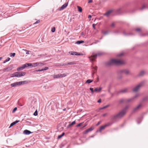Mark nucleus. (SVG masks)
Segmentation results:
<instances>
[{"label":"nucleus","instance_id":"nucleus-1","mask_svg":"<svg viewBox=\"0 0 148 148\" xmlns=\"http://www.w3.org/2000/svg\"><path fill=\"white\" fill-rule=\"evenodd\" d=\"M129 108V106H125V107L118 114L112 116L111 119L112 120L115 121L117 119L121 118L123 117Z\"/></svg>","mask_w":148,"mask_h":148},{"label":"nucleus","instance_id":"nucleus-2","mask_svg":"<svg viewBox=\"0 0 148 148\" xmlns=\"http://www.w3.org/2000/svg\"><path fill=\"white\" fill-rule=\"evenodd\" d=\"M123 64V62L121 60L113 59L106 63L107 66H110L112 64L121 65Z\"/></svg>","mask_w":148,"mask_h":148},{"label":"nucleus","instance_id":"nucleus-3","mask_svg":"<svg viewBox=\"0 0 148 148\" xmlns=\"http://www.w3.org/2000/svg\"><path fill=\"white\" fill-rule=\"evenodd\" d=\"M31 66H32L33 67L37 66V62L33 63L32 64L31 63H28L24 64L23 65L17 68V71L22 70L27 67Z\"/></svg>","mask_w":148,"mask_h":148},{"label":"nucleus","instance_id":"nucleus-4","mask_svg":"<svg viewBox=\"0 0 148 148\" xmlns=\"http://www.w3.org/2000/svg\"><path fill=\"white\" fill-rule=\"evenodd\" d=\"M104 53L102 52H98L95 54H93L91 56L88 57L90 60L91 61H94L97 58V56H100L103 54Z\"/></svg>","mask_w":148,"mask_h":148},{"label":"nucleus","instance_id":"nucleus-5","mask_svg":"<svg viewBox=\"0 0 148 148\" xmlns=\"http://www.w3.org/2000/svg\"><path fill=\"white\" fill-rule=\"evenodd\" d=\"M25 74L26 73L25 72H17L13 73L12 74V76H11V77H20L21 76H24Z\"/></svg>","mask_w":148,"mask_h":148},{"label":"nucleus","instance_id":"nucleus-6","mask_svg":"<svg viewBox=\"0 0 148 148\" xmlns=\"http://www.w3.org/2000/svg\"><path fill=\"white\" fill-rule=\"evenodd\" d=\"M118 74H125L129 75L130 74L129 70L127 69H123L119 70L118 71Z\"/></svg>","mask_w":148,"mask_h":148},{"label":"nucleus","instance_id":"nucleus-7","mask_svg":"<svg viewBox=\"0 0 148 148\" xmlns=\"http://www.w3.org/2000/svg\"><path fill=\"white\" fill-rule=\"evenodd\" d=\"M138 96V94H136L135 96L130 99L125 100L123 99H121L119 100V102L120 103H122L125 101L127 102L131 101H132L134 99L137 97Z\"/></svg>","mask_w":148,"mask_h":148},{"label":"nucleus","instance_id":"nucleus-8","mask_svg":"<svg viewBox=\"0 0 148 148\" xmlns=\"http://www.w3.org/2000/svg\"><path fill=\"white\" fill-rule=\"evenodd\" d=\"M144 83V82L143 81L141 82L133 89V91L135 92L137 91L139 89V88L143 86Z\"/></svg>","mask_w":148,"mask_h":148},{"label":"nucleus","instance_id":"nucleus-9","mask_svg":"<svg viewBox=\"0 0 148 148\" xmlns=\"http://www.w3.org/2000/svg\"><path fill=\"white\" fill-rule=\"evenodd\" d=\"M66 74L64 73L63 74H58L56 75H53V77L54 78H59L65 77Z\"/></svg>","mask_w":148,"mask_h":148},{"label":"nucleus","instance_id":"nucleus-10","mask_svg":"<svg viewBox=\"0 0 148 148\" xmlns=\"http://www.w3.org/2000/svg\"><path fill=\"white\" fill-rule=\"evenodd\" d=\"M13 68V66L12 65H10L8 67L3 69L2 70L4 72H8L12 70Z\"/></svg>","mask_w":148,"mask_h":148},{"label":"nucleus","instance_id":"nucleus-11","mask_svg":"<svg viewBox=\"0 0 148 148\" xmlns=\"http://www.w3.org/2000/svg\"><path fill=\"white\" fill-rule=\"evenodd\" d=\"M112 124V123H107L105 125H104L101 126L100 127V128L99 129V131L101 132V130H103L106 127L108 126H110V125H111Z\"/></svg>","mask_w":148,"mask_h":148},{"label":"nucleus","instance_id":"nucleus-12","mask_svg":"<svg viewBox=\"0 0 148 148\" xmlns=\"http://www.w3.org/2000/svg\"><path fill=\"white\" fill-rule=\"evenodd\" d=\"M69 54L71 55L74 56H79V55H83L82 53H78L75 51H69Z\"/></svg>","mask_w":148,"mask_h":148},{"label":"nucleus","instance_id":"nucleus-13","mask_svg":"<svg viewBox=\"0 0 148 148\" xmlns=\"http://www.w3.org/2000/svg\"><path fill=\"white\" fill-rule=\"evenodd\" d=\"M21 85L20 82H15L12 83L10 84V86L12 87H16L17 86Z\"/></svg>","mask_w":148,"mask_h":148},{"label":"nucleus","instance_id":"nucleus-14","mask_svg":"<svg viewBox=\"0 0 148 148\" xmlns=\"http://www.w3.org/2000/svg\"><path fill=\"white\" fill-rule=\"evenodd\" d=\"M68 5V3H66L64 4L60 8L59 10H62L64 9L65 8H66Z\"/></svg>","mask_w":148,"mask_h":148},{"label":"nucleus","instance_id":"nucleus-15","mask_svg":"<svg viewBox=\"0 0 148 148\" xmlns=\"http://www.w3.org/2000/svg\"><path fill=\"white\" fill-rule=\"evenodd\" d=\"M93 129V128L92 127H90L89 128L87 129L85 131L83 132V134H87L88 132L92 131Z\"/></svg>","mask_w":148,"mask_h":148},{"label":"nucleus","instance_id":"nucleus-16","mask_svg":"<svg viewBox=\"0 0 148 148\" xmlns=\"http://www.w3.org/2000/svg\"><path fill=\"white\" fill-rule=\"evenodd\" d=\"M128 89H129V88H124V89H122V90L120 91L119 92V93H125L127 92V90Z\"/></svg>","mask_w":148,"mask_h":148},{"label":"nucleus","instance_id":"nucleus-17","mask_svg":"<svg viewBox=\"0 0 148 148\" xmlns=\"http://www.w3.org/2000/svg\"><path fill=\"white\" fill-rule=\"evenodd\" d=\"M145 73V71L144 70L141 71L138 75V76L139 77H142L143 76Z\"/></svg>","mask_w":148,"mask_h":148},{"label":"nucleus","instance_id":"nucleus-18","mask_svg":"<svg viewBox=\"0 0 148 148\" xmlns=\"http://www.w3.org/2000/svg\"><path fill=\"white\" fill-rule=\"evenodd\" d=\"M141 105L140 104H139L133 110V112H134L138 110L140 107H141Z\"/></svg>","mask_w":148,"mask_h":148},{"label":"nucleus","instance_id":"nucleus-19","mask_svg":"<svg viewBox=\"0 0 148 148\" xmlns=\"http://www.w3.org/2000/svg\"><path fill=\"white\" fill-rule=\"evenodd\" d=\"M32 133L31 132L27 130H24L23 132V133L25 135H29Z\"/></svg>","mask_w":148,"mask_h":148},{"label":"nucleus","instance_id":"nucleus-20","mask_svg":"<svg viewBox=\"0 0 148 148\" xmlns=\"http://www.w3.org/2000/svg\"><path fill=\"white\" fill-rule=\"evenodd\" d=\"M19 122V120H16V121L12 122V123L11 124L10 126L9 127V128H10V127L14 125H15V124H16V123H18Z\"/></svg>","mask_w":148,"mask_h":148},{"label":"nucleus","instance_id":"nucleus-21","mask_svg":"<svg viewBox=\"0 0 148 148\" xmlns=\"http://www.w3.org/2000/svg\"><path fill=\"white\" fill-rule=\"evenodd\" d=\"M102 88L101 87H100L99 88H96L94 90L95 92H99L102 89Z\"/></svg>","mask_w":148,"mask_h":148},{"label":"nucleus","instance_id":"nucleus-22","mask_svg":"<svg viewBox=\"0 0 148 148\" xmlns=\"http://www.w3.org/2000/svg\"><path fill=\"white\" fill-rule=\"evenodd\" d=\"M20 82L21 85L22 84H28L30 82V81H20Z\"/></svg>","mask_w":148,"mask_h":148},{"label":"nucleus","instance_id":"nucleus-23","mask_svg":"<svg viewBox=\"0 0 148 148\" xmlns=\"http://www.w3.org/2000/svg\"><path fill=\"white\" fill-rule=\"evenodd\" d=\"M112 12V11L111 10H109L108 12H106L104 15L107 16H108Z\"/></svg>","mask_w":148,"mask_h":148},{"label":"nucleus","instance_id":"nucleus-24","mask_svg":"<svg viewBox=\"0 0 148 148\" xmlns=\"http://www.w3.org/2000/svg\"><path fill=\"white\" fill-rule=\"evenodd\" d=\"M123 34L125 36H128L133 35L132 33H126L125 32H123Z\"/></svg>","mask_w":148,"mask_h":148},{"label":"nucleus","instance_id":"nucleus-25","mask_svg":"<svg viewBox=\"0 0 148 148\" xmlns=\"http://www.w3.org/2000/svg\"><path fill=\"white\" fill-rule=\"evenodd\" d=\"M38 66H42L45 65L44 63H41V62H38Z\"/></svg>","mask_w":148,"mask_h":148},{"label":"nucleus","instance_id":"nucleus-26","mask_svg":"<svg viewBox=\"0 0 148 148\" xmlns=\"http://www.w3.org/2000/svg\"><path fill=\"white\" fill-rule=\"evenodd\" d=\"M84 42V41L83 40L77 41L76 42V43L77 44H80L81 43H83Z\"/></svg>","mask_w":148,"mask_h":148},{"label":"nucleus","instance_id":"nucleus-27","mask_svg":"<svg viewBox=\"0 0 148 148\" xmlns=\"http://www.w3.org/2000/svg\"><path fill=\"white\" fill-rule=\"evenodd\" d=\"M92 81H93L92 80L88 79L86 80V83L89 84V83H90L92 82Z\"/></svg>","mask_w":148,"mask_h":148},{"label":"nucleus","instance_id":"nucleus-28","mask_svg":"<svg viewBox=\"0 0 148 148\" xmlns=\"http://www.w3.org/2000/svg\"><path fill=\"white\" fill-rule=\"evenodd\" d=\"M142 121V119L141 118H138L137 120V123L138 124H139Z\"/></svg>","mask_w":148,"mask_h":148},{"label":"nucleus","instance_id":"nucleus-29","mask_svg":"<svg viewBox=\"0 0 148 148\" xmlns=\"http://www.w3.org/2000/svg\"><path fill=\"white\" fill-rule=\"evenodd\" d=\"M77 8L78 9V11L80 12H81L82 11V8L80 6H77Z\"/></svg>","mask_w":148,"mask_h":148},{"label":"nucleus","instance_id":"nucleus-30","mask_svg":"<svg viewBox=\"0 0 148 148\" xmlns=\"http://www.w3.org/2000/svg\"><path fill=\"white\" fill-rule=\"evenodd\" d=\"M64 134V133L63 132L61 135L58 136V139H59L61 138L62 136H63Z\"/></svg>","mask_w":148,"mask_h":148},{"label":"nucleus","instance_id":"nucleus-31","mask_svg":"<svg viewBox=\"0 0 148 148\" xmlns=\"http://www.w3.org/2000/svg\"><path fill=\"white\" fill-rule=\"evenodd\" d=\"M118 73V72L117 73ZM121 74H118V76L117 78L119 79H121L122 77V76L121 75Z\"/></svg>","mask_w":148,"mask_h":148},{"label":"nucleus","instance_id":"nucleus-32","mask_svg":"<svg viewBox=\"0 0 148 148\" xmlns=\"http://www.w3.org/2000/svg\"><path fill=\"white\" fill-rule=\"evenodd\" d=\"M109 106V105H107L100 108V109H103L106 108Z\"/></svg>","mask_w":148,"mask_h":148},{"label":"nucleus","instance_id":"nucleus-33","mask_svg":"<svg viewBox=\"0 0 148 148\" xmlns=\"http://www.w3.org/2000/svg\"><path fill=\"white\" fill-rule=\"evenodd\" d=\"M67 63V65L73 64H75V63L74 62H70Z\"/></svg>","mask_w":148,"mask_h":148},{"label":"nucleus","instance_id":"nucleus-34","mask_svg":"<svg viewBox=\"0 0 148 148\" xmlns=\"http://www.w3.org/2000/svg\"><path fill=\"white\" fill-rule=\"evenodd\" d=\"M15 55V53H11L10 54V57H14Z\"/></svg>","mask_w":148,"mask_h":148},{"label":"nucleus","instance_id":"nucleus-35","mask_svg":"<svg viewBox=\"0 0 148 148\" xmlns=\"http://www.w3.org/2000/svg\"><path fill=\"white\" fill-rule=\"evenodd\" d=\"M90 90L92 93V94L94 92H95L94 90H93V88H91V87L90 88Z\"/></svg>","mask_w":148,"mask_h":148},{"label":"nucleus","instance_id":"nucleus-36","mask_svg":"<svg viewBox=\"0 0 148 148\" xmlns=\"http://www.w3.org/2000/svg\"><path fill=\"white\" fill-rule=\"evenodd\" d=\"M146 7L144 5H143L141 8H140V10H143L146 8Z\"/></svg>","mask_w":148,"mask_h":148},{"label":"nucleus","instance_id":"nucleus-37","mask_svg":"<svg viewBox=\"0 0 148 148\" xmlns=\"http://www.w3.org/2000/svg\"><path fill=\"white\" fill-rule=\"evenodd\" d=\"M49 69V67H46L45 68H43L42 69V70H43V71L45 70H48Z\"/></svg>","mask_w":148,"mask_h":148},{"label":"nucleus","instance_id":"nucleus-38","mask_svg":"<svg viewBox=\"0 0 148 148\" xmlns=\"http://www.w3.org/2000/svg\"><path fill=\"white\" fill-rule=\"evenodd\" d=\"M83 123V122H82L81 123H79V124H77L76 126V127H78L82 125V124Z\"/></svg>","mask_w":148,"mask_h":148},{"label":"nucleus","instance_id":"nucleus-39","mask_svg":"<svg viewBox=\"0 0 148 148\" xmlns=\"http://www.w3.org/2000/svg\"><path fill=\"white\" fill-rule=\"evenodd\" d=\"M55 28L54 27H53V28L52 29L51 31L52 32H55Z\"/></svg>","mask_w":148,"mask_h":148},{"label":"nucleus","instance_id":"nucleus-40","mask_svg":"<svg viewBox=\"0 0 148 148\" xmlns=\"http://www.w3.org/2000/svg\"><path fill=\"white\" fill-rule=\"evenodd\" d=\"M34 116H37L38 115V112L37 110H36L34 113Z\"/></svg>","mask_w":148,"mask_h":148},{"label":"nucleus","instance_id":"nucleus-41","mask_svg":"<svg viewBox=\"0 0 148 148\" xmlns=\"http://www.w3.org/2000/svg\"><path fill=\"white\" fill-rule=\"evenodd\" d=\"M17 108L16 107H15V108H14L12 110V112L14 113L17 110Z\"/></svg>","mask_w":148,"mask_h":148},{"label":"nucleus","instance_id":"nucleus-42","mask_svg":"<svg viewBox=\"0 0 148 148\" xmlns=\"http://www.w3.org/2000/svg\"><path fill=\"white\" fill-rule=\"evenodd\" d=\"M40 22V20H37V21H36V22H35V23H34V24H33V25H34V24H36L37 23H39V22Z\"/></svg>","mask_w":148,"mask_h":148},{"label":"nucleus","instance_id":"nucleus-43","mask_svg":"<svg viewBox=\"0 0 148 148\" xmlns=\"http://www.w3.org/2000/svg\"><path fill=\"white\" fill-rule=\"evenodd\" d=\"M109 32L108 31H106L104 32V34L105 35H107L109 34Z\"/></svg>","mask_w":148,"mask_h":148},{"label":"nucleus","instance_id":"nucleus-44","mask_svg":"<svg viewBox=\"0 0 148 148\" xmlns=\"http://www.w3.org/2000/svg\"><path fill=\"white\" fill-rule=\"evenodd\" d=\"M26 123L27 124H31L32 123L31 122H29L28 121H27L26 122Z\"/></svg>","mask_w":148,"mask_h":148},{"label":"nucleus","instance_id":"nucleus-45","mask_svg":"<svg viewBox=\"0 0 148 148\" xmlns=\"http://www.w3.org/2000/svg\"><path fill=\"white\" fill-rule=\"evenodd\" d=\"M10 58H8L7 59L5 60L6 61H7V62H8V61H10Z\"/></svg>","mask_w":148,"mask_h":148},{"label":"nucleus","instance_id":"nucleus-46","mask_svg":"<svg viewBox=\"0 0 148 148\" xmlns=\"http://www.w3.org/2000/svg\"><path fill=\"white\" fill-rule=\"evenodd\" d=\"M75 121H73L71 123V125H74V124H75Z\"/></svg>","mask_w":148,"mask_h":148},{"label":"nucleus","instance_id":"nucleus-47","mask_svg":"<svg viewBox=\"0 0 148 148\" xmlns=\"http://www.w3.org/2000/svg\"><path fill=\"white\" fill-rule=\"evenodd\" d=\"M43 71V70H42V69H38V70H36L35 71H37V72H39V71Z\"/></svg>","mask_w":148,"mask_h":148},{"label":"nucleus","instance_id":"nucleus-48","mask_svg":"<svg viewBox=\"0 0 148 148\" xmlns=\"http://www.w3.org/2000/svg\"><path fill=\"white\" fill-rule=\"evenodd\" d=\"M111 27H114V23H112L110 25Z\"/></svg>","mask_w":148,"mask_h":148},{"label":"nucleus","instance_id":"nucleus-49","mask_svg":"<svg viewBox=\"0 0 148 148\" xmlns=\"http://www.w3.org/2000/svg\"><path fill=\"white\" fill-rule=\"evenodd\" d=\"M108 114V113H105L104 114H102V116H106Z\"/></svg>","mask_w":148,"mask_h":148},{"label":"nucleus","instance_id":"nucleus-50","mask_svg":"<svg viewBox=\"0 0 148 148\" xmlns=\"http://www.w3.org/2000/svg\"><path fill=\"white\" fill-rule=\"evenodd\" d=\"M136 30L137 32H140V29L139 28H138L136 29Z\"/></svg>","mask_w":148,"mask_h":148},{"label":"nucleus","instance_id":"nucleus-51","mask_svg":"<svg viewBox=\"0 0 148 148\" xmlns=\"http://www.w3.org/2000/svg\"><path fill=\"white\" fill-rule=\"evenodd\" d=\"M95 25H96L95 24H92L93 27L95 29Z\"/></svg>","mask_w":148,"mask_h":148},{"label":"nucleus","instance_id":"nucleus-52","mask_svg":"<svg viewBox=\"0 0 148 148\" xmlns=\"http://www.w3.org/2000/svg\"><path fill=\"white\" fill-rule=\"evenodd\" d=\"M67 65V63H64L62 64V66H66Z\"/></svg>","mask_w":148,"mask_h":148},{"label":"nucleus","instance_id":"nucleus-53","mask_svg":"<svg viewBox=\"0 0 148 148\" xmlns=\"http://www.w3.org/2000/svg\"><path fill=\"white\" fill-rule=\"evenodd\" d=\"M123 53H120L119 54H118V56H122V55H123Z\"/></svg>","mask_w":148,"mask_h":148},{"label":"nucleus","instance_id":"nucleus-54","mask_svg":"<svg viewBox=\"0 0 148 148\" xmlns=\"http://www.w3.org/2000/svg\"><path fill=\"white\" fill-rule=\"evenodd\" d=\"M92 0H89L88 1V3H90L92 2Z\"/></svg>","mask_w":148,"mask_h":148},{"label":"nucleus","instance_id":"nucleus-55","mask_svg":"<svg viewBox=\"0 0 148 148\" xmlns=\"http://www.w3.org/2000/svg\"><path fill=\"white\" fill-rule=\"evenodd\" d=\"M101 99H99L98 101H97V102L98 103H101Z\"/></svg>","mask_w":148,"mask_h":148},{"label":"nucleus","instance_id":"nucleus-56","mask_svg":"<svg viewBox=\"0 0 148 148\" xmlns=\"http://www.w3.org/2000/svg\"><path fill=\"white\" fill-rule=\"evenodd\" d=\"M29 51L26 50V54H29Z\"/></svg>","mask_w":148,"mask_h":148},{"label":"nucleus","instance_id":"nucleus-57","mask_svg":"<svg viewBox=\"0 0 148 148\" xmlns=\"http://www.w3.org/2000/svg\"><path fill=\"white\" fill-rule=\"evenodd\" d=\"M72 126L71 125V124H70L69 125L67 126V128H69L70 127H71Z\"/></svg>","mask_w":148,"mask_h":148},{"label":"nucleus","instance_id":"nucleus-58","mask_svg":"<svg viewBox=\"0 0 148 148\" xmlns=\"http://www.w3.org/2000/svg\"><path fill=\"white\" fill-rule=\"evenodd\" d=\"M121 10V9L120 8V9H118L117 10V12H120V10Z\"/></svg>","mask_w":148,"mask_h":148},{"label":"nucleus","instance_id":"nucleus-59","mask_svg":"<svg viewBox=\"0 0 148 148\" xmlns=\"http://www.w3.org/2000/svg\"><path fill=\"white\" fill-rule=\"evenodd\" d=\"M100 121H99V122L97 124H96V125H99L100 124Z\"/></svg>","mask_w":148,"mask_h":148},{"label":"nucleus","instance_id":"nucleus-60","mask_svg":"<svg viewBox=\"0 0 148 148\" xmlns=\"http://www.w3.org/2000/svg\"><path fill=\"white\" fill-rule=\"evenodd\" d=\"M91 17V15H89L88 16V18H90Z\"/></svg>","mask_w":148,"mask_h":148},{"label":"nucleus","instance_id":"nucleus-61","mask_svg":"<svg viewBox=\"0 0 148 148\" xmlns=\"http://www.w3.org/2000/svg\"><path fill=\"white\" fill-rule=\"evenodd\" d=\"M84 34V32H82L81 33V36H83V35Z\"/></svg>","mask_w":148,"mask_h":148},{"label":"nucleus","instance_id":"nucleus-62","mask_svg":"<svg viewBox=\"0 0 148 148\" xmlns=\"http://www.w3.org/2000/svg\"><path fill=\"white\" fill-rule=\"evenodd\" d=\"M7 62V61H6L5 60L3 62V63H5L6 62Z\"/></svg>","mask_w":148,"mask_h":148},{"label":"nucleus","instance_id":"nucleus-63","mask_svg":"<svg viewBox=\"0 0 148 148\" xmlns=\"http://www.w3.org/2000/svg\"><path fill=\"white\" fill-rule=\"evenodd\" d=\"M86 125H84V126H83L82 127L83 128V127H86Z\"/></svg>","mask_w":148,"mask_h":148},{"label":"nucleus","instance_id":"nucleus-64","mask_svg":"<svg viewBox=\"0 0 148 148\" xmlns=\"http://www.w3.org/2000/svg\"><path fill=\"white\" fill-rule=\"evenodd\" d=\"M2 57H0V60L2 59Z\"/></svg>","mask_w":148,"mask_h":148}]
</instances>
